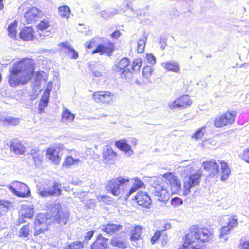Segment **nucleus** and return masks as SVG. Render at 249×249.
<instances>
[{"instance_id":"f704fd0d","label":"nucleus","mask_w":249,"mask_h":249,"mask_svg":"<svg viewBox=\"0 0 249 249\" xmlns=\"http://www.w3.org/2000/svg\"><path fill=\"white\" fill-rule=\"evenodd\" d=\"M80 161V160L78 158L74 159L71 156H68L65 159L63 165L67 167H69L72 165L77 164Z\"/></svg>"},{"instance_id":"37998d69","label":"nucleus","mask_w":249,"mask_h":249,"mask_svg":"<svg viewBox=\"0 0 249 249\" xmlns=\"http://www.w3.org/2000/svg\"><path fill=\"white\" fill-rule=\"evenodd\" d=\"M228 222L227 225L232 230L235 227L238 225V219L236 216H230L228 217Z\"/></svg>"},{"instance_id":"aec40b11","label":"nucleus","mask_w":249,"mask_h":249,"mask_svg":"<svg viewBox=\"0 0 249 249\" xmlns=\"http://www.w3.org/2000/svg\"><path fill=\"white\" fill-rule=\"evenodd\" d=\"M10 150L16 154H22L25 152V147L21 144V142L17 139H13L9 142Z\"/></svg>"},{"instance_id":"8fccbe9b","label":"nucleus","mask_w":249,"mask_h":249,"mask_svg":"<svg viewBox=\"0 0 249 249\" xmlns=\"http://www.w3.org/2000/svg\"><path fill=\"white\" fill-rule=\"evenodd\" d=\"M142 65V61L140 59L135 60L132 65V69L133 71H139Z\"/></svg>"},{"instance_id":"6e6552de","label":"nucleus","mask_w":249,"mask_h":249,"mask_svg":"<svg viewBox=\"0 0 249 249\" xmlns=\"http://www.w3.org/2000/svg\"><path fill=\"white\" fill-rule=\"evenodd\" d=\"M201 173L199 171H192L189 176L186 177L183 183L184 194H188L190 188L199 184L200 181Z\"/></svg>"},{"instance_id":"2eb2a0df","label":"nucleus","mask_w":249,"mask_h":249,"mask_svg":"<svg viewBox=\"0 0 249 249\" xmlns=\"http://www.w3.org/2000/svg\"><path fill=\"white\" fill-rule=\"evenodd\" d=\"M43 15V13L39 9L33 7L28 10L25 13L24 18L27 23H32L36 21Z\"/></svg>"},{"instance_id":"9b49d317","label":"nucleus","mask_w":249,"mask_h":249,"mask_svg":"<svg viewBox=\"0 0 249 249\" xmlns=\"http://www.w3.org/2000/svg\"><path fill=\"white\" fill-rule=\"evenodd\" d=\"M163 177L165 178L166 183L170 185L172 193H178L181 189V182L178 178L172 172L166 173L163 175Z\"/></svg>"},{"instance_id":"dca6fc26","label":"nucleus","mask_w":249,"mask_h":249,"mask_svg":"<svg viewBox=\"0 0 249 249\" xmlns=\"http://www.w3.org/2000/svg\"><path fill=\"white\" fill-rule=\"evenodd\" d=\"M135 200L138 205L145 208H149L152 202L150 196L145 192L139 191L135 196Z\"/></svg>"},{"instance_id":"3c124183","label":"nucleus","mask_w":249,"mask_h":249,"mask_svg":"<svg viewBox=\"0 0 249 249\" xmlns=\"http://www.w3.org/2000/svg\"><path fill=\"white\" fill-rule=\"evenodd\" d=\"M202 145L204 147L209 148L211 145L215 146L216 145V142L214 140L208 139L204 141L202 143Z\"/></svg>"},{"instance_id":"e2e57ef3","label":"nucleus","mask_w":249,"mask_h":249,"mask_svg":"<svg viewBox=\"0 0 249 249\" xmlns=\"http://www.w3.org/2000/svg\"><path fill=\"white\" fill-rule=\"evenodd\" d=\"M52 88V83L51 82H49L47 84L46 89L45 90V91H48V92L50 93Z\"/></svg>"},{"instance_id":"423d86ee","label":"nucleus","mask_w":249,"mask_h":249,"mask_svg":"<svg viewBox=\"0 0 249 249\" xmlns=\"http://www.w3.org/2000/svg\"><path fill=\"white\" fill-rule=\"evenodd\" d=\"M129 64V59L123 58L113 66L112 69L116 72H120V76L122 79L128 81L133 77L132 70L128 68Z\"/></svg>"},{"instance_id":"774afa93","label":"nucleus","mask_w":249,"mask_h":249,"mask_svg":"<svg viewBox=\"0 0 249 249\" xmlns=\"http://www.w3.org/2000/svg\"><path fill=\"white\" fill-rule=\"evenodd\" d=\"M50 93L48 92V91H44L42 96L49 99Z\"/></svg>"},{"instance_id":"864d4df0","label":"nucleus","mask_w":249,"mask_h":249,"mask_svg":"<svg viewBox=\"0 0 249 249\" xmlns=\"http://www.w3.org/2000/svg\"><path fill=\"white\" fill-rule=\"evenodd\" d=\"M242 158L246 162L249 163V148L244 151Z\"/></svg>"},{"instance_id":"de8ad7c7","label":"nucleus","mask_w":249,"mask_h":249,"mask_svg":"<svg viewBox=\"0 0 249 249\" xmlns=\"http://www.w3.org/2000/svg\"><path fill=\"white\" fill-rule=\"evenodd\" d=\"M231 230V228H230L228 225L223 226L220 230V237L222 238L224 235L230 233Z\"/></svg>"},{"instance_id":"e433bc0d","label":"nucleus","mask_w":249,"mask_h":249,"mask_svg":"<svg viewBox=\"0 0 249 249\" xmlns=\"http://www.w3.org/2000/svg\"><path fill=\"white\" fill-rule=\"evenodd\" d=\"M17 26V22L14 21L10 23L8 27V35L10 38H15L16 34V27Z\"/></svg>"},{"instance_id":"a18cd8bd","label":"nucleus","mask_w":249,"mask_h":249,"mask_svg":"<svg viewBox=\"0 0 249 249\" xmlns=\"http://www.w3.org/2000/svg\"><path fill=\"white\" fill-rule=\"evenodd\" d=\"M204 127H202L196 131L192 136L193 139L198 140L201 139L204 134Z\"/></svg>"},{"instance_id":"b1692460","label":"nucleus","mask_w":249,"mask_h":249,"mask_svg":"<svg viewBox=\"0 0 249 249\" xmlns=\"http://www.w3.org/2000/svg\"><path fill=\"white\" fill-rule=\"evenodd\" d=\"M122 228L123 226L120 224L109 223L104 226L103 231L107 234L112 235L113 234H117L122 230Z\"/></svg>"},{"instance_id":"79ce46f5","label":"nucleus","mask_w":249,"mask_h":249,"mask_svg":"<svg viewBox=\"0 0 249 249\" xmlns=\"http://www.w3.org/2000/svg\"><path fill=\"white\" fill-rule=\"evenodd\" d=\"M45 73L42 71H38L36 73L35 76L34 78V80L35 81V82L36 83V86L39 85L40 84V82L42 80H45Z\"/></svg>"},{"instance_id":"a19ab883","label":"nucleus","mask_w":249,"mask_h":249,"mask_svg":"<svg viewBox=\"0 0 249 249\" xmlns=\"http://www.w3.org/2000/svg\"><path fill=\"white\" fill-rule=\"evenodd\" d=\"M83 243L80 241L73 242L65 247L64 249H81L83 248Z\"/></svg>"},{"instance_id":"20e7f679","label":"nucleus","mask_w":249,"mask_h":249,"mask_svg":"<svg viewBox=\"0 0 249 249\" xmlns=\"http://www.w3.org/2000/svg\"><path fill=\"white\" fill-rule=\"evenodd\" d=\"M211 233L208 229L193 226L185 236L182 247L178 249H202L203 243L210 240Z\"/></svg>"},{"instance_id":"f3484780","label":"nucleus","mask_w":249,"mask_h":249,"mask_svg":"<svg viewBox=\"0 0 249 249\" xmlns=\"http://www.w3.org/2000/svg\"><path fill=\"white\" fill-rule=\"evenodd\" d=\"M48 158L54 163L58 164L63 155L61 147L55 148H50L47 151Z\"/></svg>"},{"instance_id":"4c0bfd02","label":"nucleus","mask_w":249,"mask_h":249,"mask_svg":"<svg viewBox=\"0 0 249 249\" xmlns=\"http://www.w3.org/2000/svg\"><path fill=\"white\" fill-rule=\"evenodd\" d=\"M58 11L60 17L68 19L69 17L70 10L68 6H61L58 8Z\"/></svg>"},{"instance_id":"f8f14e48","label":"nucleus","mask_w":249,"mask_h":249,"mask_svg":"<svg viewBox=\"0 0 249 249\" xmlns=\"http://www.w3.org/2000/svg\"><path fill=\"white\" fill-rule=\"evenodd\" d=\"M192 104V101L187 95H184L177 98L174 102L169 104L171 109H185L189 107Z\"/></svg>"},{"instance_id":"7ed1b4c3","label":"nucleus","mask_w":249,"mask_h":249,"mask_svg":"<svg viewBox=\"0 0 249 249\" xmlns=\"http://www.w3.org/2000/svg\"><path fill=\"white\" fill-rule=\"evenodd\" d=\"M68 218V214L64 213L61 209L59 203H55L51 205L48 209L45 214L40 213L36 217L34 221L35 233L37 235L44 232L47 229V225L49 222L48 220L53 219L60 224H65Z\"/></svg>"},{"instance_id":"473e14b6","label":"nucleus","mask_w":249,"mask_h":249,"mask_svg":"<svg viewBox=\"0 0 249 249\" xmlns=\"http://www.w3.org/2000/svg\"><path fill=\"white\" fill-rule=\"evenodd\" d=\"M110 244L114 247H117L123 249L126 248L127 247V242L120 238L113 237L110 240Z\"/></svg>"},{"instance_id":"603ef678","label":"nucleus","mask_w":249,"mask_h":249,"mask_svg":"<svg viewBox=\"0 0 249 249\" xmlns=\"http://www.w3.org/2000/svg\"><path fill=\"white\" fill-rule=\"evenodd\" d=\"M94 231H90L87 232L84 238V242H87L89 240H90L93 237Z\"/></svg>"},{"instance_id":"412c9836","label":"nucleus","mask_w":249,"mask_h":249,"mask_svg":"<svg viewBox=\"0 0 249 249\" xmlns=\"http://www.w3.org/2000/svg\"><path fill=\"white\" fill-rule=\"evenodd\" d=\"M103 161L106 163H113L116 159L117 154L112 149L107 148L103 151Z\"/></svg>"},{"instance_id":"bb28decb","label":"nucleus","mask_w":249,"mask_h":249,"mask_svg":"<svg viewBox=\"0 0 249 249\" xmlns=\"http://www.w3.org/2000/svg\"><path fill=\"white\" fill-rule=\"evenodd\" d=\"M161 66L169 71L177 73L180 71L178 63L176 61H168L163 62Z\"/></svg>"},{"instance_id":"72a5a7b5","label":"nucleus","mask_w":249,"mask_h":249,"mask_svg":"<svg viewBox=\"0 0 249 249\" xmlns=\"http://www.w3.org/2000/svg\"><path fill=\"white\" fill-rule=\"evenodd\" d=\"M142 228L140 226H136L131 230L130 240L131 241L138 240L140 238L141 231Z\"/></svg>"},{"instance_id":"4468645a","label":"nucleus","mask_w":249,"mask_h":249,"mask_svg":"<svg viewBox=\"0 0 249 249\" xmlns=\"http://www.w3.org/2000/svg\"><path fill=\"white\" fill-rule=\"evenodd\" d=\"M92 97L97 103L109 104L113 101L115 96L109 91H103L95 92Z\"/></svg>"},{"instance_id":"1a4fd4ad","label":"nucleus","mask_w":249,"mask_h":249,"mask_svg":"<svg viewBox=\"0 0 249 249\" xmlns=\"http://www.w3.org/2000/svg\"><path fill=\"white\" fill-rule=\"evenodd\" d=\"M38 194L42 197H48L58 196L61 194V190L60 184L57 182H54L50 187H40L38 189Z\"/></svg>"},{"instance_id":"7c9ffc66","label":"nucleus","mask_w":249,"mask_h":249,"mask_svg":"<svg viewBox=\"0 0 249 249\" xmlns=\"http://www.w3.org/2000/svg\"><path fill=\"white\" fill-rule=\"evenodd\" d=\"M39 152V150L36 149H32L30 152L34 160L35 165L36 167L39 166L41 163L42 157Z\"/></svg>"},{"instance_id":"680f3d73","label":"nucleus","mask_w":249,"mask_h":249,"mask_svg":"<svg viewBox=\"0 0 249 249\" xmlns=\"http://www.w3.org/2000/svg\"><path fill=\"white\" fill-rule=\"evenodd\" d=\"M135 0H126L124 1V4L126 6V8H129L130 4L134 2Z\"/></svg>"},{"instance_id":"393cba45","label":"nucleus","mask_w":249,"mask_h":249,"mask_svg":"<svg viewBox=\"0 0 249 249\" xmlns=\"http://www.w3.org/2000/svg\"><path fill=\"white\" fill-rule=\"evenodd\" d=\"M116 146L121 151H124L127 156H131L133 154V151L131 146L128 145L125 140L118 141L115 143Z\"/></svg>"},{"instance_id":"f257e3e1","label":"nucleus","mask_w":249,"mask_h":249,"mask_svg":"<svg viewBox=\"0 0 249 249\" xmlns=\"http://www.w3.org/2000/svg\"><path fill=\"white\" fill-rule=\"evenodd\" d=\"M133 180L134 182L130 186V180L123 177H118L107 181L106 189L114 196H119L120 197H122L127 200L132 194L143 185V183L137 177L132 180Z\"/></svg>"},{"instance_id":"c9c22d12","label":"nucleus","mask_w":249,"mask_h":249,"mask_svg":"<svg viewBox=\"0 0 249 249\" xmlns=\"http://www.w3.org/2000/svg\"><path fill=\"white\" fill-rule=\"evenodd\" d=\"M147 37L148 35L144 34L143 35V38L140 39L138 41L137 45V51L139 53H142L143 52Z\"/></svg>"},{"instance_id":"6e6d98bb","label":"nucleus","mask_w":249,"mask_h":249,"mask_svg":"<svg viewBox=\"0 0 249 249\" xmlns=\"http://www.w3.org/2000/svg\"><path fill=\"white\" fill-rule=\"evenodd\" d=\"M48 103L40 101L38 105L39 113H41L43 111L44 108L47 107Z\"/></svg>"},{"instance_id":"39448f33","label":"nucleus","mask_w":249,"mask_h":249,"mask_svg":"<svg viewBox=\"0 0 249 249\" xmlns=\"http://www.w3.org/2000/svg\"><path fill=\"white\" fill-rule=\"evenodd\" d=\"M148 181L152 187V194L158 197L159 201L166 202L169 199V193L164 186L159 184V178L153 177L150 178Z\"/></svg>"},{"instance_id":"5fc2aeb1","label":"nucleus","mask_w":249,"mask_h":249,"mask_svg":"<svg viewBox=\"0 0 249 249\" xmlns=\"http://www.w3.org/2000/svg\"><path fill=\"white\" fill-rule=\"evenodd\" d=\"M161 235V232L160 231H157L155 232L154 236L151 238V242L154 244L159 238Z\"/></svg>"},{"instance_id":"4be33fe9","label":"nucleus","mask_w":249,"mask_h":249,"mask_svg":"<svg viewBox=\"0 0 249 249\" xmlns=\"http://www.w3.org/2000/svg\"><path fill=\"white\" fill-rule=\"evenodd\" d=\"M107 241V239L104 237L101 234H99L96 241L92 243L91 249H106L108 246Z\"/></svg>"},{"instance_id":"13d9d810","label":"nucleus","mask_w":249,"mask_h":249,"mask_svg":"<svg viewBox=\"0 0 249 249\" xmlns=\"http://www.w3.org/2000/svg\"><path fill=\"white\" fill-rule=\"evenodd\" d=\"M121 33L119 30H116L113 32L110 36L112 38H118L120 36Z\"/></svg>"},{"instance_id":"0eeeda50","label":"nucleus","mask_w":249,"mask_h":249,"mask_svg":"<svg viewBox=\"0 0 249 249\" xmlns=\"http://www.w3.org/2000/svg\"><path fill=\"white\" fill-rule=\"evenodd\" d=\"M8 188L13 194L19 197L26 198L30 195V191L28 186L18 181H13Z\"/></svg>"},{"instance_id":"cd10ccee","label":"nucleus","mask_w":249,"mask_h":249,"mask_svg":"<svg viewBox=\"0 0 249 249\" xmlns=\"http://www.w3.org/2000/svg\"><path fill=\"white\" fill-rule=\"evenodd\" d=\"M0 121L2 122L4 125L16 126L19 123V119L12 116L2 117L0 115Z\"/></svg>"},{"instance_id":"58836bf2","label":"nucleus","mask_w":249,"mask_h":249,"mask_svg":"<svg viewBox=\"0 0 249 249\" xmlns=\"http://www.w3.org/2000/svg\"><path fill=\"white\" fill-rule=\"evenodd\" d=\"M31 232V229L29 225H26L20 230L19 236L21 237H28Z\"/></svg>"},{"instance_id":"0e129e2a","label":"nucleus","mask_w":249,"mask_h":249,"mask_svg":"<svg viewBox=\"0 0 249 249\" xmlns=\"http://www.w3.org/2000/svg\"><path fill=\"white\" fill-rule=\"evenodd\" d=\"M171 226L170 223H166L164 224V229L163 230V231L169 229L171 228Z\"/></svg>"},{"instance_id":"f03ea898","label":"nucleus","mask_w":249,"mask_h":249,"mask_svg":"<svg viewBox=\"0 0 249 249\" xmlns=\"http://www.w3.org/2000/svg\"><path fill=\"white\" fill-rule=\"evenodd\" d=\"M9 83L15 87L27 84L33 75V61L31 59H24L14 63L9 69Z\"/></svg>"},{"instance_id":"2f4dec72","label":"nucleus","mask_w":249,"mask_h":249,"mask_svg":"<svg viewBox=\"0 0 249 249\" xmlns=\"http://www.w3.org/2000/svg\"><path fill=\"white\" fill-rule=\"evenodd\" d=\"M75 116L71 113L67 108L63 109L62 114V121L66 124L71 123L73 121Z\"/></svg>"},{"instance_id":"ea45409f","label":"nucleus","mask_w":249,"mask_h":249,"mask_svg":"<svg viewBox=\"0 0 249 249\" xmlns=\"http://www.w3.org/2000/svg\"><path fill=\"white\" fill-rule=\"evenodd\" d=\"M52 36L53 35L51 33L41 30V32H38V33L35 35V38L36 40L40 42L45 36L52 37Z\"/></svg>"},{"instance_id":"c03bdc74","label":"nucleus","mask_w":249,"mask_h":249,"mask_svg":"<svg viewBox=\"0 0 249 249\" xmlns=\"http://www.w3.org/2000/svg\"><path fill=\"white\" fill-rule=\"evenodd\" d=\"M50 26V22L48 19H44L40 21L38 24V28L40 30H44Z\"/></svg>"},{"instance_id":"338daca9","label":"nucleus","mask_w":249,"mask_h":249,"mask_svg":"<svg viewBox=\"0 0 249 249\" xmlns=\"http://www.w3.org/2000/svg\"><path fill=\"white\" fill-rule=\"evenodd\" d=\"M93 43V40L90 41L86 46V48L88 49L92 47V44Z\"/></svg>"},{"instance_id":"5701e85b","label":"nucleus","mask_w":249,"mask_h":249,"mask_svg":"<svg viewBox=\"0 0 249 249\" xmlns=\"http://www.w3.org/2000/svg\"><path fill=\"white\" fill-rule=\"evenodd\" d=\"M20 38L24 41L36 40L33 30L31 27H26L20 32Z\"/></svg>"},{"instance_id":"ddd939ff","label":"nucleus","mask_w":249,"mask_h":249,"mask_svg":"<svg viewBox=\"0 0 249 249\" xmlns=\"http://www.w3.org/2000/svg\"><path fill=\"white\" fill-rule=\"evenodd\" d=\"M204 170L209 172V176L212 178H216L219 175V165L215 160H212L203 162Z\"/></svg>"},{"instance_id":"bf43d9fd","label":"nucleus","mask_w":249,"mask_h":249,"mask_svg":"<svg viewBox=\"0 0 249 249\" xmlns=\"http://www.w3.org/2000/svg\"><path fill=\"white\" fill-rule=\"evenodd\" d=\"M240 248L241 249H249V240L241 244Z\"/></svg>"},{"instance_id":"9d476101","label":"nucleus","mask_w":249,"mask_h":249,"mask_svg":"<svg viewBox=\"0 0 249 249\" xmlns=\"http://www.w3.org/2000/svg\"><path fill=\"white\" fill-rule=\"evenodd\" d=\"M235 113L228 111L223 115L217 116L214 121V125L217 128L232 124L235 121Z\"/></svg>"},{"instance_id":"69168bd1","label":"nucleus","mask_w":249,"mask_h":249,"mask_svg":"<svg viewBox=\"0 0 249 249\" xmlns=\"http://www.w3.org/2000/svg\"><path fill=\"white\" fill-rule=\"evenodd\" d=\"M49 99L46 98V97H44V96H42V97H41V99L40 101H42V102L48 103V102H49Z\"/></svg>"},{"instance_id":"49530a36","label":"nucleus","mask_w":249,"mask_h":249,"mask_svg":"<svg viewBox=\"0 0 249 249\" xmlns=\"http://www.w3.org/2000/svg\"><path fill=\"white\" fill-rule=\"evenodd\" d=\"M152 72V68L151 66H147L143 68L142 70V75L143 77L148 78H149Z\"/></svg>"},{"instance_id":"4d7b16f0","label":"nucleus","mask_w":249,"mask_h":249,"mask_svg":"<svg viewBox=\"0 0 249 249\" xmlns=\"http://www.w3.org/2000/svg\"><path fill=\"white\" fill-rule=\"evenodd\" d=\"M146 58L151 64H154L156 63L155 56L152 54H148L146 55Z\"/></svg>"},{"instance_id":"a211bd4d","label":"nucleus","mask_w":249,"mask_h":249,"mask_svg":"<svg viewBox=\"0 0 249 249\" xmlns=\"http://www.w3.org/2000/svg\"><path fill=\"white\" fill-rule=\"evenodd\" d=\"M114 45L111 42L106 43L105 45L100 44L92 52V53L93 54L96 53H100L101 54L106 53L107 55L110 56L114 51Z\"/></svg>"},{"instance_id":"6ab92c4d","label":"nucleus","mask_w":249,"mask_h":249,"mask_svg":"<svg viewBox=\"0 0 249 249\" xmlns=\"http://www.w3.org/2000/svg\"><path fill=\"white\" fill-rule=\"evenodd\" d=\"M34 207L33 205H23L20 210V217L19 221L20 222H25L23 218L31 219L33 216Z\"/></svg>"},{"instance_id":"c756f323","label":"nucleus","mask_w":249,"mask_h":249,"mask_svg":"<svg viewBox=\"0 0 249 249\" xmlns=\"http://www.w3.org/2000/svg\"><path fill=\"white\" fill-rule=\"evenodd\" d=\"M65 52L71 58L76 59L78 57L77 52L72 48L71 46L67 42L63 43L62 44Z\"/></svg>"},{"instance_id":"052dcab7","label":"nucleus","mask_w":249,"mask_h":249,"mask_svg":"<svg viewBox=\"0 0 249 249\" xmlns=\"http://www.w3.org/2000/svg\"><path fill=\"white\" fill-rule=\"evenodd\" d=\"M94 75L96 77H101L103 76V72L97 70L93 71Z\"/></svg>"},{"instance_id":"09e8293b","label":"nucleus","mask_w":249,"mask_h":249,"mask_svg":"<svg viewBox=\"0 0 249 249\" xmlns=\"http://www.w3.org/2000/svg\"><path fill=\"white\" fill-rule=\"evenodd\" d=\"M183 203V200L177 197H175L171 199V204L175 207H178L181 205Z\"/></svg>"},{"instance_id":"c85d7f7f","label":"nucleus","mask_w":249,"mask_h":249,"mask_svg":"<svg viewBox=\"0 0 249 249\" xmlns=\"http://www.w3.org/2000/svg\"><path fill=\"white\" fill-rule=\"evenodd\" d=\"M220 165L221 172L220 178L222 181H225L228 178L231 170L226 163L224 162H221Z\"/></svg>"},{"instance_id":"a878e982","label":"nucleus","mask_w":249,"mask_h":249,"mask_svg":"<svg viewBox=\"0 0 249 249\" xmlns=\"http://www.w3.org/2000/svg\"><path fill=\"white\" fill-rule=\"evenodd\" d=\"M126 8L124 10L120 9L119 10L115 9H112L108 10H103L100 12V15L101 17L105 19L111 18L114 15L117 14H121L122 11L123 13H124L126 10Z\"/></svg>"}]
</instances>
